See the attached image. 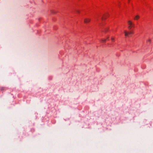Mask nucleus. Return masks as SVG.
Wrapping results in <instances>:
<instances>
[{"label": "nucleus", "mask_w": 153, "mask_h": 153, "mask_svg": "<svg viewBox=\"0 0 153 153\" xmlns=\"http://www.w3.org/2000/svg\"><path fill=\"white\" fill-rule=\"evenodd\" d=\"M109 37H108L106 39H102L101 41L102 42L105 43L106 42V40H109Z\"/></svg>", "instance_id": "4"}, {"label": "nucleus", "mask_w": 153, "mask_h": 153, "mask_svg": "<svg viewBox=\"0 0 153 153\" xmlns=\"http://www.w3.org/2000/svg\"><path fill=\"white\" fill-rule=\"evenodd\" d=\"M111 40L112 42L114 41V39L113 38H111Z\"/></svg>", "instance_id": "10"}, {"label": "nucleus", "mask_w": 153, "mask_h": 153, "mask_svg": "<svg viewBox=\"0 0 153 153\" xmlns=\"http://www.w3.org/2000/svg\"><path fill=\"white\" fill-rule=\"evenodd\" d=\"M76 11L78 13H80V11L79 10H76Z\"/></svg>", "instance_id": "9"}, {"label": "nucleus", "mask_w": 153, "mask_h": 153, "mask_svg": "<svg viewBox=\"0 0 153 153\" xmlns=\"http://www.w3.org/2000/svg\"><path fill=\"white\" fill-rule=\"evenodd\" d=\"M128 24L129 25L128 27V28L129 29H131L132 27H134V24L132 23V22L131 21H128Z\"/></svg>", "instance_id": "2"}, {"label": "nucleus", "mask_w": 153, "mask_h": 153, "mask_svg": "<svg viewBox=\"0 0 153 153\" xmlns=\"http://www.w3.org/2000/svg\"><path fill=\"white\" fill-rule=\"evenodd\" d=\"M106 16H104L102 17V19H106Z\"/></svg>", "instance_id": "7"}, {"label": "nucleus", "mask_w": 153, "mask_h": 153, "mask_svg": "<svg viewBox=\"0 0 153 153\" xmlns=\"http://www.w3.org/2000/svg\"><path fill=\"white\" fill-rule=\"evenodd\" d=\"M109 29V28H105L104 30H102V32H105V33H106L107 31H108V30Z\"/></svg>", "instance_id": "5"}, {"label": "nucleus", "mask_w": 153, "mask_h": 153, "mask_svg": "<svg viewBox=\"0 0 153 153\" xmlns=\"http://www.w3.org/2000/svg\"><path fill=\"white\" fill-rule=\"evenodd\" d=\"M0 89H1V90L2 91V90H4V88L3 87H1V88H0Z\"/></svg>", "instance_id": "8"}, {"label": "nucleus", "mask_w": 153, "mask_h": 153, "mask_svg": "<svg viewBox=\"0 0 153 153\" xmlns=\"http://www.w3.org/2000/svg\"><path fill=\"white\" fill-rule=\"evenodd\" d=\"M129 1H128V2H129Z\"/></svg>", "instance_id": "12"}, {"label": "nucleus", "mask_w": 153, "mask_h": 153, "mask_svg": "<svg viewBox=\"0 0 153 153\" xmlns=\"http://www.w3.org/2000/svg\"><path fill=\"white\" fill-rule=\"evenodd\" d=\"M125 35L126 37H128L131 34H133V32L132 31L127 32L126 30L124 31Z\"/></svg>", "instance_id": "1"}, {"label": "nucleus", "mask_w": 153, "mask_h": 153, "mask_svg": "<svg viewBox=\"0 0 153 153\" xmlns=\"http://www.w3.org/2000/svg\"><path fill=\"white\" fill-rule=\"evenodd\" d=\"M140 16L138 15H137L134 17V20H138Z\"/></svg>", "instance_id": "6"}, {"label": "nucleus", "mask_w": 153, "mask_h": 153, "mask_svg": "<svg viewBox=\"0 0 153 153\" xmlns=\"http://www.w3.org/2000/svg\"><path fill=\"white\" fill-rule=\"evenodd\" d=\"M150 41H151L150 39H149L148 40V42H150Z\"/></svg>", "instance_id": "11"}, {"label": "nucleus", "mask_w": 153, "mask_h": 153, "mask_svg": "<svg viewBox=\"0 0 153 153\" xmlns=\"http://www.w3.org/2000/svg\"><path fill=\"white\" fill-rule=\"evenodd\" d=\"M91 19L89 18H85L84 20V22L85 23H88L90 22Z\"/></svg>", "instance_id": "3"}]
</instances>
